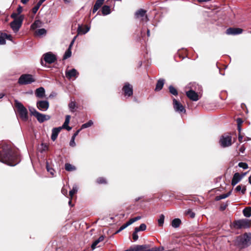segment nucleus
Masks as SVG:
<instances>
[{
    "mask_svg": "<svg viewBox=\"0 0 251 251\" xmlns=\"http://www.w3.org/2000/svg\"><path fill=\"white\" fill-rule=\"evenodd\" d=\"M0 162L9 166H14L20 162L18 152L10 145L4 144L0 151Z\"/></svg>",
    "mask_w": 251,
    "mask_h": 251,
    "instance_id": "1",
    "label": "nucleus"
},
{
    "mask_svg": "<svg viewBox=\"0 0 251 251\" xmlns=\"http://www.w3.org/2000/svg\"><path fill=\"white\" fill-rule=\"evenodd\" d=\"M236 243L242 248H246L251 245V233H245L242 236H238Z\"/></svg>",
    "mask_w": 251,
    "mask_h": 251,
    "instance_id": "2",
    "label": "nucleus"
},
{
    "mask_svg": "<svg viewBox=\"0 0 251 251\" xmlns=\"http://www.w3.org/2000/svg\"><path fill=\"white\" fill-rule=\"evenodd\" d=\"M15 104L20 117L22 120L26 121L28 119V111L26 108L17 100H15Z\"/></svg>",
    "mask_w": 251,
    "mask_h": 251,
    "instance_id": "3",
    "label": "nucleus"
},
{
    "mask_svg": "<svg viewBox=\"0 0 251 251\" xmlns=\"http://www.w3.org/2000/svg\"><path fill=\"white\" fill-rule=\"evenodd\" d=\"M233 226L236 229L248 228L251 226V220L247 219L236 220L233 223Z\"/></svg>",
    "mask_w": 251,
    "mask_h": 251,
    "instance_id": "4",
    "label": "nucleus"
},
{
    "mask_svg": "<svg viewBox=\"0 0 251 251\" xmlns=\"http://www.w3.org/2000/svg\"><path fill=\"white\" fill-rule=\"evenodd\" d=\"M29 110L31 114L33 115L40 123H42L46 121H48L50 118V116L40 113L36 111L34 108L29 109Z\"/></svg>",
    "mask_w": 251,
    "mask_h": 251,
    "instance_id": "5",
    "label": "nucleus"
},
{
    "mask_svg": "<svg viewBox=\"0 0 251 251\" xmlns=\"http://www.w3.org/2000/svg\"><path fill=\"white\" fill-rule=\"evenodd\" d=\"M24 20V16H19L17 19L14 20L10 23V27L13 30L14 32H17L22 26L23 21Z\"/></svg>",
    "mask_w": 251,
    "mask_h": 251,
    "instance_id": "6",
    "label": "nucleus"
},
{
    "mask_svg": "<svg viewBox=\"0 0 251 251\" xmlns=\"http://www.w3.org/2000/svg\"><path fill=\"white\" fill-rule=\"evenodd\" d=\"M35 81L32 75L30 74H23L20 76L18 79L20 85H27Z\"/></svg>",
    "mask_w": 251,
    "mask_h": 251,
    "instance_id": "7",
    "label": "nucleus"
},
{
    "mask_svg": "<svg viewBox=\"0 0 251 251\" xmlns=\"http://www.w3.org/2000/svg\"><path fill=\"white\" fill-rule=\"evenodd\" d=\"M232 137L229 134H224L220 140V144L221 147L226 148L232 144Z\"/></svg>",
    "mask_w": 251,
    "mask_h": 251,
    "instance_id": "8",
    "label": "nucleus"
},
{
    "mask_svg": "<svg viewBox=\"0 0 251 251\" xmlns=\"http://www.w3.org/2000/svg\"><path fill=\"white\" fill-rule=\"evenodd\" d=\"M146 10L143 9H140L135 12V18L136 19H140L141 21L147 22L149 21V18L146 15Z\"/></svg>",
    "mask_w": 251,
    "mask_h": 251,
    "instance_id": "9",
    "label": "nucleus"
},
{
    "mask_svg": "<svg viewBox=\"0 0 251 251\" xmlns=\"http://www.w3.org/2000/svg\"><path fill=\"white\" fill-rule=\"evenodd\" d=\"M43 56L46 63L50 64L54 63L57 60L56 55L51 52L45 53Z\"/></svg>",
    "mask_w": 251,
    "mask_h": 251,
    "instance_id": "10",
    "label": "nucleus"
},
{
    "mask_svg": "<svg viewBox=\"0 0 251 251\" xmlns=\"http://www.w3.org/2000/svg\"><path fill=\"white\" fill-rule=\"evenodd\" d=\"M36 106L40 111H46L49 107V102L48 100H38L36 102Z\"/></svg>",
    "mask_w": 251,
    "mask_h": 251,
    "instance_id": "11",
    "label": "nucleus"
},
{
    "mask_svg": "<svg viewBox=\"0 0 251 251\" xmlns=\"http://www.w3.org/2000/svg\"><path fill=\"white\" fill-rule=\"evenodd\" d=\"M173 105L175 110L178 113H185L186 112L184 107L176 99H173Z\"/></svg>",
    "mask_w": 251,
    "mask_h": 251,
    "instance_id": "12",
    "label": "nucleus"
},
{
    "mask_svg": "<svg viewBox=\"0 0 251 251\" xmlns=\"http://www.w3.org/2000/svg\"><path fill=\"white\" fill-rule=\"evenodd\" d=\"M123 90L125 96L130 97L133 94L132 86L128 82L125 84V85L123 88Z\"/></svg>",
    "mask_w": 251,
    "mask_h": 251,
    "instance_id": "13",
    "label": "nucleus"
},
{
    "mask_svg": "<svg viewBox=\"0 0 251 251\" xmlns=\"http://www.w3.org/2000/svg\"><path fill=\"white\" fill-rule=\"evenodd\" d=\"M243 29L240 28L230 27L226 30V34L227 35H236L243 32Z\"/></svg>",
    "mask_w": 251,
    "mask_h": 251,
    "instance_id": "14",
    "label": "nucleus"
},
{
    "mask_svg": "<svg viewBox=\"0 0 251 251\" xmlns=\"http://www.w3.org/2000/svg\"><path fill=\"white\" fill-rule=\"evenodd\" d=\"M66 76L68 79H71L73 77H77L79 73L75 69H72L67 70L65 72Z\"/></svg>",
    "mask_w": 251,
    "mask_h": 251,
    "instance_id": "15",
    "label": "nucleus"
},
{
    "mask_svg": "<svg viewBox=\"0 0 251 251\" xmlns=\"http://www.w3.org/2000/svg\"><path fill=\"white\" fill-rule=\"evenodd\" d=\"M186 94L187 97L193 101H197L199 99L198 94L194 90H190L186 92Z\"/></svg>",
    "mask_w": 251,
    "mask_h": 251,
    "instance_id": "16",
    "label": "nucleus"
},
{
    "mask_svg": "<svg viewBox=\"0 0 251 251\" xmlns=\"http://www.w3.org/2000/svg\"><path fill=\"white\" fill-rule=\"evenodd\" d=\"M35 94L37 98H43L45 96V90L43 87H40L36 89Z\"/></svg>",
    "mask_w": 251,
    "mask_h": 251,
    "instance_id": "17",
    "label": "nucleus"
},
{
    "mask_svg": "<svg viewBox=\"0 0 251 251\" xmlns=\"http://www.w3.org/2000/svg\"><path fill=\"white\" fill-rule=\"evenodd\" d=\"M62 129V127H58L53 128L52 129L51 139L53 141H54L56 139L59 133L60 132V131H61V130Z\"/></svg>",
    "mask_w": 251,
    "mask_h": 251,
    "instance_id": "18",
    "label": "nucleus"
},
{
    "mask_svg": "<svg viewBox=\"0 0 251 251\" xmlns=\"http://www.w3.org/2000/svg\"><path fill=\"white\" fill-rule=\"evenodd\" d=\"M242 179V176H240V175L238 173H236L234 174L232 179L231 180V185L235 186Z\"/></svg>",
    "mask_w": 251,
    "mask_h": 251,
    "instance_id": "19",
    "label": "nucleus"
},
{
    "mask_svg": "<svg viewBox=\"0 0 251 251\" xmlns=\"http://www.w3.org/2000/svg\"><path fill=\"white\" fill-rule=\"evenodd\" d=\"M90 30V27L85 25L83 28L81 25H78L77 27V34H85L88 32Z\"/></svg>",
    "mask_w": 251,
    "mask_h": 251,
    "instance_id": "20",
    "label": "nucleus"
},
{
    "mask_svg": "<svg viewBox=\"0 0 251 251\" xmlns=\"http://www.w3.org/2000/svg\"><path fill=\"white\" fill-rule=\"evenodd\" d=\"M164 82H165V80L164 79H161V78L159 79L157 81V83L156 84L155 91H159L160 90H161L163 87V85L164 84Z\"/></svg>",
    "mask_w": 251,
    "mask_h": 251,
    "instance_id": "21",
    "label": "nucleus"
},
{
    "mask_svg": "<svg viewBox=\"0 0 251 251\" xmlns=\"http://www.w3.org/2000/svg\"><path fill=\"white\" fill-rule=\"evenodd\" d=\"M104 0H97L95 4L94 5L93 9V13H95L99 8L102 5Z\"/></svg>",
    "mask_w": 251,
    "mask_h": 251,
    "instance_id": "22",
    "label": "nucleus"
},
{
    "mask_svg": "<svg viewBox=\"0 0 251 251\" xmlns=\"http://www.w3.org/2000/svg\"><path fill=\"white\" fill-rule=\"evenodd\" d=\"M146 246V248L144 249H142L141 251H163L164 250V248L163 247H154L151 249H147V246Z\"/></svg>",
    "mask_w": 251,
    "mask_h": 251,
    "instance_id": "23",
    "label": "nucleus"
},
{
    "mask_svg": "<svg viewBox=\"0 0 251 251\" xmlns=\"http://www.w3.org/2000/svg\"><path fill=\"white\" fill-rule=\"evenodd\" d=\"M181 223V220L178 218H176L172 221L171 225L174 228L178 227Z\"/></svg>",
    "mask_w": 251,
    "mask_h": 251,
    "instance_id": "24",
    "label": "nucleus"
},
{
    "mask_svg": "<svg viewBox=\"0 0 251 251\" xmlns=\"http://www.w3.org/2000/svg\"><path fill=\"white\" fill-rule=\"evenodd\" d=\"M101 12L103 15H107L111 13L110 7L108 5H104L101 9Z\"/></svg>",
    "mask_w": 251,
    "mask_h": 251,
    "instance_id": "25",
    "label": "nucleus"
},
{
    "mask_svg": "<svg viewBox=\"0 0 251 251\" xmlns=\"http://www.w3.org/2000/svg\"><path fill=\"white\" fill-rule=\"evenodd\" d=\"M243 213L245 217L249 218L251 216V207H247L243 210Z\"/></svg>",
    "mask_w": 251,
    "mask_h": 251,
    "instance_id": "26",
    "label": "nucleus"
},
{
    "mask_svg": "<svg viewBox=\"0 0 251 251\" xmlns=\"http://www.w3.org/2000/svg\"><path fill=\"white\" fill-rule=\"evenodd\" d=\"M235 191L236 192L241 191L242 194H245L246 191V187L245 186H242L241 185H239L235 188Z\"/></svg>",
    "mask_w": 251,
    "mask_h": 251,
    "instance_id": "27",
    "label": "nucleus"
},
{
    "mask_svg": "<svg viewBox=\"0 0 251 251\" xmlns=\"http://www.w3.org/2000/svg\"><path fill=\"white\" fill-rule=\"evenodd\" d=\"M231 194V191H229L226 194H223L222 195H220V196H217L216 198V200L217 201H219L222 199H226L228 196H229Z\"/></svg>",
    "mask_w": 251,
    "mask_h": 251,
    "instance_id": "28",
    "label": "nucleus"
},
{
    "mask_svg": "<svg viewBox=\"0 0 251 251\" xmlns=\"http://www.w3.org/2000/svg\"><path fill=\"white\" fill-rule=\"evenodd\" d=\"M46 33H47V31L44 28H40V29H37L35 31L36 35L39 36L45 35L46 34Z\"/></svg>",
    "mask_w": 251,
    "mask_h": 251,
    "instance_id": "29",
    "label": "nucleus"
},
{
    "mask_svg": "<svg viewBox=\"0 0 251 251\" xmlns=\"http://www.w3.org/2000/svg\"><path fill=\"white\" fill-rule=\"evenodd\" d=\"M41 25V22L39 20H36L35 22L31 25L30 28L31 29L34 30L38 27H40Z\"/></svg>",
    "mask_w": 251,
    "mask_h": 251,
    "instance_id": "30",
    "label": "nucleus"
},
{
    "mask_svg": "<svg viewBox=\"0 0 251 251\" xmlns=\"http://www.w3.org/2000/svg\"><path fill=\"white\" fill-rule=\"evenodd\" d=\"M77 190H78V188H77V185L76 184L74 185L72 189L71 190H70L69 192V195H70L71 199L72 198L74 195L76 193V192H77Z\"/></svg>",
    "mask_w": 251,
    "mask_h": 251,
    "instance_id": "31",
    "label": "nucleus"
},
{
    "mask_svg": "<svg viewBox=\"0 0 251 251\" xmlns=\"http://www.w3.org/2000/svg\"><path fill=\"white\" fill-rule=\"evenodd\" d=\"M65 168L67 171H72L75 170V167L69 163L65 164Z\"/></svg>",
    "mask_w": 251,
    "mask_h": 251,
    "instance_id": "32",
    "label": "nucleus"
},
{
    "mask_svg": "<svg viewBox=\"0 0 251 251\" xmlns=\"http://www.w3.org/2000/svg\"><path fill=\"white\" fill-rule=\"evenodd\" d=\"M165 216L163 214H161L158 219V224L159 226H162L164 222Z\"/></svg>",
    "mask_w": 251,
    "mask_h": 251,
    "instance_id": "33",
    "label": "nucleus"
},
{
    "mask_svg": "<svg viewBox=\"0 0 251 251\" xmlns=\"http://www.w3.org/2000/svg\"><path fill=\"white\" fill-rule=\"evenodd\" d=\"M169 90L170 93H171L172 95L174 96H177L178 95V93L176 89L172 85H170L169 86Z\"/></svg>",
    "mask_w": 251,
    "mask_h": 251,
    "instance_id": "34",
    "label": "nucleus"
},
{
    "mask_svg": "<svg viewBox=\"0 0 251 251\" xmlns=\"http://www.w3.org/2000/svg\"><path fill=\"white\" fill-rule=\"evenodd\" d=\"M70 111L72 112L75 111V108L76 107V103L75 101H71L68 105Z\"/></svg>",
    "mask_w": 251,
    "mask_h": 251,
    "instance_id": "35",
    "label": "nucleus"
},
{
    "mask_svg": "<svg viewBox=\"0 0 251 251\" xmlns=\"http://www.w3.org/2000/svg\"><path fill=\"white\" fill-rule=\"evenodd\" d=\"M93 124V121L92 120H89L88 122L83 124L81 126V129H82L89 127L91 126H92Z\"/></svg>",
    "mask_w": 251,
    "mask_h": 251,
    "instance_id": "36",
    "label": "nucleus"
},
{
    "mask_svg": "<svg viewBox=\"0 0 251 251\" xmlns=\"http://www.w3.org/2000/svg\"><path fill=\"white\" fill-rule=\"evenodd\" d=\"M71 119V116L67 115L65 118V121L61 127H66L67 126H68L69 123L70 122V120Z\"/></svg>",
    "mask_w": 251,
    "mask_h": 251,
    "instance_id": "37",
    "label": "nucleus"
},
{
    "mask_svg": "<svg viewBox=\"0 0 251 251\" xmlns=\"http://www.w3.org/2000/svg\"><path fill=\"white\" fill-rule=\"evenodd\" d=\"M129 226H130V225H129V223L127 222V223H126V224H125L123 226H122L120 227V228L115 232V234H117V233H119L120 232H121V231H122L123 230L125 229L126 227H127Z\"/></svg>",
    "mask_w": 251,
    "mask_h": 251,
    "instance_id": "38",
    "label": "nucleus"
},
{
    "mask_svg": "<svg viewBox=\"0 0 251 251\" xmlns=\"http://www.w3.org/2000/svg\"><path fill=\"white\" fill-rule=\"evenodd\" d=\"M147 226L145 224H142L139 227H135L136 231H144L146 229Z\"/></svg>",
    "mask_w": 251,
    "mask_h": 251,
    "instance_id": "39",
    "label": "nucleus"
},
{
    "mask_svg": "<svg viewBox=\"0 0 251 251\" xmlns=\"http://www.w3.org/2000/svg\"><path fill=\"white\" fill-rule=\"evenodd\" d=\"M72 51L71 50H68L65 51L63 56V59H66L71 56Z\"/></svg>",
    "mask_w": 251,
    "mask_h": 251,
    "instance_id": "40",
    "label": "nucleus"
},
{
    "mask_svg": "<svg viewBox=\"0 0 251 251\" xmlns=\"http://www.w3.org/2000/svg\"><path fill=\"white\" fill-rule=\"evenodd\" d=\"M4 33L0 32V45H4L6 43L4 36H3Z\"/></svg>",
    "mask_w": 251,
    "mask_h": 251,
    "instance_id": "41",
    "label": "nucleus"
},
{
    "mask_svg": "<svg viewBox=\"0 0 251 251\" xmlns=\"http://www.w3.org/2000/svg\"><path fill=\"white\" fill-rule=\"evenodd\" d=\"M141 218V216H137V217H134L133 218H131L128 221V222L129 223V225H131L132 224H133V223H134L135 222L140 220V219Z\"/></svg>",
    "mask_w": 251,
    "mask_h": 251,
    "instance_id": "42",
    "label": "nucleus"
},
{
    "mask_svg": "<svg viewBox=\"0 0 251 251\" xmlns=\"http://www.w3.org/2000/svg\"><path fill=\"white\" fill-rule=\"evenodd\" d=\"M46 168L48 171L52 176L54 175V170L50 168L49 165V163L47 162L46 163Z\"/></svg>",
    "mask_w": 251,
    "mask_h": 251,
    "instance_id": "43",
    "label": "nucleus"
},
{
    "mask_svg": "<svg viewBox=\"0 0 251 251\" xmlns=\"http://www.w3.org/2000/svg\"><path fill=\"white\" fill-rule=\"evenodd\" d=\"M238 166L243 169H247L248 168V165L245 162H240L238 164Z\"/></svg>",
    "mask_w": 251,
    "mask_h": 251,
    "instance_id": "44",
    "label": "nucleus"
},
{
    "mask_svg": "<svg viewBox=\"0 0 251 251\" xmlns=\"http://www.w3.org/2000/svg\"><path fill=\"white\" fill-rule=\"evenodd\" d=\"M97 182L99 184H104L106 183V179L103 177H99L97 179Z\"/></svg>",
    "mask_w": 251,
    "mask_h": 251,
    "instance_id": "45",
    "label": "nucleus"
},
{
    "mask_svg": "<svg viewBox=\"0 0 251 251\" xmlns=\"http://www.w3.org/2000/svg\"><path fill=\"white\" fill-rule=\"evenodd\" d=\"M138 231H136V229L135 228L134 231L132 234V238L134 241H136L138 239V236L137 235V232Z\"/></svg>",
    "mask_w": 251,
    "mask_h": 251,
    "instance_id": "46",
    "label": "nucleus"
},
{
    "mask_svg": "<svg viewBox=\"0 0 251 251\" xmlns=\"http://www.w3.org/2000/svg\"><path fill=\"white\" fill-rule=\"evenodd\" d=\"M228 203L227 201L226 202V203H222L220 207V210L222 211L225 210L226 209V208L227 207V206H228Z\"/></svg>",
    "mask_w": 251,
    "mask_h": 251,
    "instance_id": "47",
    "label": "nucleus"
},
{
    "mask_svg": "<svg viewBox=\"0 0 251 251\" xmlns=\"http://www.w3.org/2000/svg\"><path fill=\"white\" fill-rule=\"evenodd\" d=\"M187 214L189 215L190 217L192 218H193L195 216V213L192 211L190 209H189L187 212Z\"/></svg>",
    "mask_w": 251,
    "mask_h": 251,
    "instance_id": "48",
    "label": "nucleus"
},
{
    "mask_svg": "<svg viewBox=\"0 0 251 251\" xmlns=\"http://www.w3.org/2000/svg\"><path fill=\"white\" fill-rule=\"evenodd\" d=\"M99 243L100 242L98 240V239L96 240L91 245L92 250H94Z\"/></svg>",
    "mask_w": 251,
    "mask_h": 251,
    "instance_id": "49",
    "label": "nucleus"
},
{
    "mask_svg": "<svg viewBox=\"0 0 251 251\" xmlns=\"http://www.w3.org/2000/svg\"><path fill=\"white\" fill-rule=\"evenodd\" d=\"M40 6L37 4L32 8V11L34 14H36L40 8Z\"/></svg>",
    "mask_w": 251,
    "mask_h": 251,
    "instance_id": "50",
    "label": "nucleus"
},
{
    "mask_svg": "<svg viewBox=\"0 0 251 251\" xmlns=\"http://www.w3.org/2000/svg\"><path fill=\"white\" fill-rule=\"evenodd\" d=\"M3 36H4L5 40L6 39L7 40H9L10 41H12V36L11 35L7 34L5 33H4V34H2Z\"/></svg>",
    "mask_w": 251,
    "mask_h": 251,
    "instance_id": "51",
    "label": "nucleus"
},
{
    "mask_svg": "<svg viewBox=\"0 0 251 251\" xmlns=\"http://www.w3.org/2000/svg\"><path fill=\"white\" fill-rule=\"evenodd\" d=\"M19 14L17 13H13L11 15V17L13 19H14V20L15 19H17V18H18V16Z\"/></svg>",
    "mask_w": 251,
    "mask_h": 251,
    "instance_id": "52",
    "label": "nucleus"
},
{
    "mask_svg": "<svg viewBox=\"0 0 251 251\" xmlns=\"http://www.w3.org/2000/svg\"><path fill=\"white\" fill-rule=\"evenodd\" d=\"M237 126H241L243 123V120L241 118H237Z\"/></svg>",
    "mask_w": 251,
    "mask_h": 251,
    "instance_id": "53",
    "label": "nucleus"
},
{
    "mask_svg": "<svg viewBox=\"0 0 251 251\" xmlns=\"http://www.w3.org/2000/svg\"><path fill=\"white\" fill-rule=\"evenodd\" d=\"M76 145L75 144V140H73V139H71L70 142V146H71V147H75Z\"/></svg>",
    "mask_w": 251,
    "mask_h": 251,
    "instance_id": "54",
    "label": "nucleus"
},
{
    "mask_svg": "<svg viewBox=\"0 0 251 251\" xmlns=\"http://www.w3.org/2000/svg\"><path fill=\"white\" fill-rule=\"evenodd\" d=\"M17 13L19 15L22 12V7L19 5L17 9Z\"/></svg>",
    "mask_w": 251,
    "mask_h": 251,
    "instance_id": "55",
    "label": "nucleus"
},
{
    "mask_svg": "<svg viewBox=\"0 0 251 251\" xmlns=\"http://www.w3.org/2000/svg\"><path fill=\"white\" fill-rule=\"evenodd\" d=\"M243 136L241 134V133L239 134L238 136V140L240 142H242Z\"/></svg>",
    "mask_w": 251,
    "mask_h": 251,
    "instance_id": "56",
    "label": "nucleus"
},
{
    "mask_svg": "<svg viewBox=\"0 0 251 251\" xmlns=\"http://www.w3.org/2000/svg\"><path fill=\"white\" fill-rule=\"evenodd\" d=\"M97 239L100 242L104 240V236L101 235V236H100L99 238Z\"/></svg>",
    "mask_w": 251,
    "mask_h": 251,
    "instance_id": "57",
    "label": "nucleus"
},
{
    "mask_svg": "<svg viewBox=\"0 0 251 251\" xmlns=\"http://www.w3.org/2000/svg\"><path fill=\"white\" fill-rule=\"evenodd\" d=\"M77 37V35L76 36H75L74 38L73 39V40H72L71 42L70 43V45H72L73 46L74 44V42L76 39Z\"/></svg>",
    "mask_w": 251,
    "mask_h": 251,
    "instance_id": "58",
    "label": "nucleus"
},
{
    "mask_svg": "<svg viewBox=\"0 0 251 251\" xmlns=\"http://www.w3.org/2000/svg\"><path fill=\"white\" fill-rule=\"evenodd\" d=\"M81 130V129H78L74 134L73 135H74L75 137H76L78 134V133H79V132L80 131V130Z\"/></svg>",
    "mask_w": 251,
    "mask_h": 251,
    "instance_id": "59",
    "label": "nucleus"
},
{
    "mask_svg": "<svg viewBox=\"0 0 251 251\" xmlns=\"http://www.w3.org/2000/svg\"><path fill=\"white\" fill-rule=\"evenodd\" d=\"M61 192H62V194L64 195H66L67 193V190H65L64 189H62Z\"/></svg>",
    "mask_w": 251,
    "mask_h": 251,
    "instance_id": "60",
    "label": "nucleus"
},
{
    "mask_svg": "<svg viewBox=\"0 0 251 251\" xmlns=\"http://www.w3.org/2000/svg\"><path fill=\"white\" fill-rule=\"evenodd\" d=\"M62 128L66 129L68 131H70L72 129V127L67 126L66 127H62Z\"/></svg>",
    "mask_w": 251,
    "mask_h": 251,
    "instance_id": "61",
    "label": "nucleus"
},
{
    "mask_svg": "<svg viewBox=\"0 0 251 251\" xmlns=\"http://www.w3.org/2000/svg\"><path fill=\"white\" fill-rule=\"evenodd\" d=\"M43 2L41 0H39L37 4L40 6Z\"/></svg>",
    "mask_w": 251,
    "mask_h": 251,
    "instance_id": "62",
    "label": "nucleus"
},
{
    "mask_svg": "<svg viewBox=\"0 0 251 251\" xmlns=\"http://www.w3.org/2000/svg\"><path fill=\"white\" fill-rule=\"evenodd\" d=\"M29 0H21V2H22L23 4H26Z\"/></svg>",
    "mask_w": 251,
    "mask_h": 251,
    "instance_id": "63",
    "label": "nucleus"
},
{
    "mask_svg": "<svg viewBox=\"0 0 251 251\" xmlns=\"http://www.w3.org/2000/svg\"><path fill=\"white\" fill-rule=\"evenodd\" d=\"M237 127H238V130L239 133H241V126H237Z\"/></svg>",
    "mask_w": 251,
    "mask_h": 251,
    "instance_id": "64",
    "label": "nucleus"
}]
</instances>
